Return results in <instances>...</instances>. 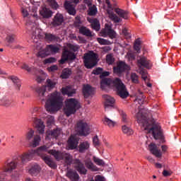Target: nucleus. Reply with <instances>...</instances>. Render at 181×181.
Returning a JSON list of instances; mask_svg holds the SVG:
<instances>
[{
    "label": "nucleus",
    "mask_w": 181,
    "mask_h": 181,
    "mask_svg": "<svg viewBox=\"0 0 181 181\" xmlns=\"http://www.w3.org/2000/svg\"><path fill=\"white\" fill-rule=\"evenodd\" d=\"M40 13L42 18L45 19H49V18H52L53 15V12L48 8L43 7L42 10L40 11Z\"/></svg>",
    "instance_id": "nucleus-20"
},
{
    "label": "nucleus",
    "mask_w": 181,
    "mask_h": 181,
    "mask_svg": "<svg viewBox=\"0 0 181 181\" xmlns=\"http://www.w3.org/2000/svg\"><path fill=\"white\" fill-rule=\"evenodd\" d=\"M105 2L107 5V8L109 9H112V5H111V3L110 2V0H105Z\"/></svg>",
    "instance_id": "nucleus-64"
},
{
    "label": "nucleus",
    "mask_w": 181,
    "mask_h": 181,
    "mask_svg": "<svg viewBox=\"0 0 181 181\" xmlns=\"http://www.w3.org/2000/svg\"><path fill=\"white\" fill-rule=\"evenodd\" d=\"M62 134V130L60 129H56L53 131H51L49 133V135L52 136V138H55V139H57V136Z\"/></svg>",
    "instance_id": "nucleus-39"
},
{
    "label": "nucleus",
    "mask_w": 181,
    "mask_h": 181,
    "mask_svg": "<svg viewBox=\"0 0 181 181\" xmlns=\"http://www.w3.org/2000/svg\"><path fill=\"white\" fill-rule=\"evenodd\" d=\"M103 123L105 124V125H108L110 128H113V127L115 126V122L111 120V119L107 117H105Z\"/></svg>",
    "instance_id": "nucleus-35"
},
{
    "label": "nucleus",
    "mask_w": 181,
    "mask_h": 181,
    "mask_svg": "<svg viewBox=\"0 0 181 181\" xmlns=\"http://www.w3.org/2000/svg\"><path fill=\"white\" fill-rule=\"evenodd\" d=\"M60 49L53 45H47L44 51L39 52L38 56L40 57H46V56H49L50 53H59Z\"/></svg>",
    "instance_id": "nucleus-10"
},
{
    "label": "nucleus",
    "mask_w": 181,
    "mask_h": 181,
    "mask_svg": "<svg viewBox=\"0 0 181 181\" xmlns=\"http://www.w3.org/2000/svg\"><path fill=\"white\" fill-rule=\"evenodd\" d=\"M79 33L83 35V36H86V37H93V33L91 30L88 29L87 27L81 26L79 28Z\"/></svg>",
    "instance_id": "nucleus-21"
},
{
    "label": "nucleus",
    "mask_w": 181,
    "mask_h": 181,
    "mask_svg": "<svg viewBox=\"0 0 181 181\" xmlns=\"http://www.w3.org/2000/svg\"><path fill=\"white\" fill-rule=\"evenodd\" d=\"M170 175H172V172L170 171H168L167 170H164L163 171V175L165 177H168L169 176H170Z\"/></svg>",
    "instance_id": "nucleus-58"
},
{
    "label": "nucleus",
    "mask_w": 181,
    "mask_h": 181,
    "mask_svg": "<svg viewBox=\"0 0 181 181\" xmlns=\"http://www.w3.org/2000/svg\"><path fill=\"white\" fill-rule=\"evenodd\" d=\"M45 108L48 112L53 114L63 107V97L60 93L55 91L47 95Z\"/></svg>",
    "instance_id": "nucleus-4"
},
{
    "label": "nucleus",
    "mask_w": 181,
    "mask_h": 181,
    "mask_svg": "<svg viewBox=\"0 0 181 181\" xmlns=\"http://www.w3.org/2000/svg\"><path fill=\"white\" fill-rule=\"evenodd\" d=\"M106 62L107 64H112L115 62V59H114L112 54H107L106 56Z\"/></svg>",
    "instance_id": "nucleus-48"
},
{
    "label": "nucleus",
    "mask_w": 181,
    "mask_h": 181,
    "mask_svg": "<svg viewBox=\"0 0 181 181\" xmlns=\"http://www.w3.org/2000/svg\"><path fill=\"white\" fill-rule=\"evenodd\" d=\"M77 129L80 135H83V136H87L90 134V126L83 120L78 122Z\"/></svg>",
    "instance_id": "nucleus-11"
},
{
    "label": "nucleus",
    "mask_w": 181,
    "mask_h": 181,
    "mask_svg": "<svg viewBox=\"0 0 181 181\" xmlns=\"http://www.w3.org/2000/svg\"><path fill=\"white\" fill-rule=\"evenodd\" d=\"M148 149L151 153H152V155H154L156 158H162V151H160V149L158 148V146L156 144L154 143L150 144L148 145Z\"/></svg>",
    "instance_id": "nucleus-14"
},
{
    "label": "nucleus",
    "mask_w": 181,
    "mask_h": 181,
    "mask_svg": "<svg viewBox=\"0 0 181 181\" xmlns=\"http://www.w3.org/2000/svg\"><path fill=\"white\" fill-rule=\"evenodd\" d=\"M105 110L107 111V108H110V107H114V103H115V99L114 98L109 96V95H105Z\"/></svg>",
    "instance_id": "nucleus-19"
},
{
    "label": "nucleus",
    "mask_w": 181,
    "mask_h": 181,
    "mask_svg": "<svg viewBox=\"0 0 181 181\" xmlns=\"http://www.w3.org/2000/svg\"><path fill=\"white\" fill-rule=\"evenodd\" d=\"M64 22V17H63V15L62 13H57L53 20L52 22L51 23L52 26H60V25H62V23H63Z\"/></svg>",
    "instance_id": "nucleus-17"
},
{
    "label": "nucleus",
    "mask_w": 181,
    "mask_h": 181,
    "mask_svg": "<svg viewBox=\"0 0 181 181\" xmlns=\"http://www.w3.org/2000/svg\"><path fill=\"white\" fill-rule=\"evenodd\" d=\"M54 122V117L53 116H48L47 118V127H50L53 125Z\"/></svg>",
    "instance_id": "nucleus-49"
},
{
    "label": "nucleus",
    "mask_w": 181,
    "mask_h": 181,
    "mask_svg": "<svg viewBox=\"0 0 181 181\" xmlns=\"http://www.w3.org/2000/svg\"><path fill=\"white\" fill-rule=\"evenodd\" d=\"M122 129L123 133L126 134L127 135H132V134H134V132L132 130V129L125 125L122 127Z\"/></svg>",
    "instance_id": "nucleus-43"
},
{
    "label": "nucleus",
    "mask_w": 181,
    "mask_h": 181,
    "mask_svg": "<svg viewBox=\"0 0 181 181\" xmlns=\"http://www.w3.org/2000/svg\"><path fill=\"white\" fill-rule=\"evenodd\" d=\"M88 15L89 16H95L97 15V6L95 5L89 7Z\"/></svg>",
    "instance_id": "nucleus-40"
},
{
    "label": "nucleus",
    "mask_w": 181,
    "mask_h": 181,
    "mask_svg": "<svg viewBox=\"0 0 181 181\" xmlns=\"http://www.w3.org/2000/svg\"><path fill=\"white\" fill-rule=\"evenodd\" d=\"M136 118L138 124H142L144 129L148 131V134H152L154 139H162V138H163V132L159 124H153L151 126L146 117L143 116L142 114L139 112L136 114Z\"/></svg>",
    "instance_id": "nucleus-3"
},
{
    "label": "nucleus",
    "mask_w": 181,
    "mask_h": 181,
    "mask_svg": "<svg viewBox=\"0 0 181 181\" xmlns=\"http://www.w3.org/2000/svg\"><path fill=\"white\" fill-rule=\"evenodd\" d=\"M106 33L108 35L110 39H115L117 36V33H115V31H114V30L111 29L110 27L107 28Z\"/></svg>",
    "instance_id": "nucleus-36"
},
{
    "label": "nucleus",
    "mask_w": 181,
    "mask_h": 181,
    "mask_svg": "<svg viewBox=\"0 0 181 181\" xmlns=\"http://www.w3.org/2000/svg\"><path fill=\"white\" fill-rule=\"evenodd\" d=\"M127 70H129V66L122 61H119L117 66L113 67L114 74L119 77H121L124 71H127Z\"/></svg>",
    "instance_id": "nucleus-9"
},
{
    "label": "nucleus",
    "mask_w": 181,
    "mask_h": 181,
    "mask_svg": "<svg viewBox=\"0 0 181 181\" xmlns=\"http://www.w3.org/2000/svg\"><path fill=\"white\" fill-rule=\"evenodd\" d=\"M21 69H23V70H26L27 71H30L31 70V68L28 66V65L26 64L25 63L23 64V66H21Z\"/></svg>",
    "instance_id": "nucleus-59"
},
{
    "label": "nucleus",
    "mask_w": 181,
    "mask_h": 181,
    "mask_svg": "<svg viewBox=\"0 0 181 181\" xmlns=\"http://www.w3.org/2000/svg\"><path fill=\"white\" fill-rule=\"evenodd\" d=\"M85 165L87 169L93 170V172H95V170H97V166H95L94 163H93V161H91L90 159L85 160Z\"/></svg>",
    "instance_id": "nucleus-29"
},
{
    "label": "nucleus",
    "mask_w": 181,
    "mask_h": 181,
    "mask_svg": "<svg viewBox=\"0 0 181 181\" xmlns=\"http://www.w3.org/2000/svg\"><path fill=\"white\" fill-rule=\"evenodd\" d=\"M75 168L80 173V175H87V170L86 166L79 159H76L74 162Z\"/></svg>",
    "instance_id": "nucleus-15"
},
{
    "label": "nucleus",
    "mask_w": 181,
    "mask_h": 181,
    "mask_svg": "<svg viewBox=\"0 0 181 181\" xmlns=\"http://www.w3.org/2000/svg\"><path fill=\"white\" fill-rule=\"evenodd\" d=\"M47 148V150L43 152L44 155L45 156H47V158H49V159L51 160V162H53V163H54L55 165V168H52V169H56V168H57V165H56V163L54 162L53 160H52V159L50 158V157L47 155H46V152H47V153H49V155H52V156H54V158L56 159V160H63V159H65L66 163H67V165H71V163H73V156L71 155H70V153H62L59 151H56V150H49V147L45 146Z\"/></svg>",
    "instance_id": "nucleus-5"
},
{
    "label": "nucleus",
    "mask_w": 181,
    "mask_h": 181,
    "mask_svg": "<svg viewBox=\"0 0 181 181\" xmlns=\"http://www.w3.org/2000/svg\"><path fill=\"white\" fill-rule=\"evenodd\" d=\"M93 162H95V163L98 165V166H104V165H105V163L104 162V160L95 156H93Z\"/></svg>",
    "instance_id": "nucleus-45"
},
{
    "label": "nucleus",
    "mask_w": 181,
    "mask_h": 181,
    "mask_svg": "<svg viewBox=\"0 0 181 181\" xmlns=\"http://www.w3.org/2000/svg\"><path fill=\"white\" fill-rule=\"evenodd\" d=\"M79 152L81 153H84V152H86V151H88V149L90 148V143H88V141H83L81 142L79 144Z\"/></svg>",
    "instance_id": "nucleus-25"
},
{
    "label": "nucleus",
    "mask_w": 181,
    "mask_h": 181,
    "mask_svg": "<svg viewBox=\"0 0 181 181\" xmlns=\"http://www.w3.org/2000/svg\"><path fill=\"white\" fill-rule=\"evenodd\" d=\"M55 62H56V58L49 57L44 60V64H50V63H55Z\"/></svg>",
    "instance_id": "nucleus-50"
},
{
    "label": "nucleus",
    "mask_w": 181,
    "mask_h": 181,
    "mask_svg": "<svg viewBox=\"0 0 181 181\" xmlns=\"http://www.w3.org/2000/svg\"><path fill=\"white\" fill-rule=\"evenodd\" d=\"M35 123L39 134H43L45 132V124L40 119H35Z\"/></svg>",
    "instance_id": "nucleus-23"
},
{
    "label": "nucleus",
    "mask_w": 181,
    "mask_h": 181,
    "mask_svg": "<svg viewBox=\"0 0 181 181\" xmlns=\"http://www.w3.org/2000/svg\"><path fill=\"white\" fill-rule=\"evenodd\" d=\"M45 39L47 40V42H56L59 37L57 36L51 34V33H46L45 34Z\"/></svg>",
    "instance_id": "nucleus-34"
},
{
    "label": "nucleus",
    "mask_w": 181,
    "mask_h": 181,
    "mask_svg": "<svg viewBox=\"0 0 181 181\" xmlns=\"http://www.w3.org/2000/svg\"><path fill=\"white\" fill-rule=\"evenodd\" d=\"M0 105H3L4 107H9L12 104V100L2 99L0 100Z\"/></svg>",
    "instance_id": "nucleus-41"
},
{
    "label": "nucleus",
    "mask_w": 181,
    "mask_h": 181,
    "mask_svg": "<svg viewBox=\"0 0 181 181\" xmlns=\"http://www.w3.org/2000/svg\"><path fill=\"white\" fill-rule=\"evenodd\" d=\"M81 18H80V16H77L75 18V21L74 22V25L75 26V28H80V26H81Z\"/></svg>",
    "instance_id": "nucleus-47"
},
{
    "label": "nucleus",
    "mask_w": 181,
    "mask_h": 181,
    "mask_svg": "<svg viewBox=\"0 0 181 181\" xmlns=\"http://www.w3.org/2000/svg\"><path fill=\"white\" fill-rule=\"evenodd\" d=\"M9 78L13 83L15 88L18 91L21 90V80L16 76H10Z\"/></svg>",
    "instance_id": "nucleus-26"
},
{
    "label": "nucleus",
    "mask_w": 181,
    "mask_h": 181,
    "mask_svg": "<svg viewBox=\"0 0 181 181\" xmlns=\"http://www.w3.org/2000/svg\"><path fill=\"white\" fill-rule=\"evenodd\" d=\"M105 87H115L117 95L120 98L125 99L129 96L127 87L119 78H116L115 80L108 78L101 79L100 88L102 90H105Z\"/></svg>",
    "instance_id": "nucleus-2"
},
{
    "label": "nucleus",
    "mask_w": 181,
    "mask_h": 181,
    "mask_svg": "<svg viewBox=\"0 0 181 181\" xmlns=\"http://www.w3.org/2000/svg\"><path fill=\"white\" fill-rule=\"evenodd\" d=\"M115 12L118 14L119 18L123 19H128V11H124L121 8H116Z\"/></svg>",
    "instance_id": "nucleus-28"
},
{
    "label": "nucleus",
    "mask_w": 181,
    "mask_h": 181,
    "mask_svg": "<svg viewBox=\"0 0 181 181\" xmlns=\"http://www.w3.org/2000/svg\"><path fill=\"white\" fill-rule=\"evenodd\" d=\"M40 172V166L37 165H34L31 167V168L29 170V173L32 175L33 176H36L37 173Z\"/></svg>",
    "instance_id": "nucleus-31"
},
{
    "label": "nucleus",
    "mask_w": 181,
    "mask_h": 181,
    "mask_svg": "<svg viewBox=\"0 0 181 181\" xmlns=\"http://www.w3.org/2000/svg\"><path fill=\"white\" fill-rule=\"evenodd\" d=\"M39 144H40V136L35 135L32 141H30V145L33 148H36V146H39Z\"/></svg>",
    "instance_id": "nucleus-30"
},
{
    "label": "nucleus",
    "mask_w": 181,
    "mask_h": 181,
    "mask_svg": "<svg viewBox=\"0 0 181 181\" xmlns=\"http://www.w3.org/2000/svg\"><path fill=\"white\" fill-rule=\"evenodd\" d=\"M103 68L98 67L96 69H94L92 74H95V76H98V74H101V73H103Z\"/></svg>",
    "instance_id": "nucleus-54"
},
{
    "label": "nucleus",
    "mask_w": 181,
    "mask_h": 181,
    "mask_svg": "<svg viewBox=\"0 0 181 181\" xmlns=\"http://www.w3.org/2000/svg\"><path fill=\"white\" fill-rule=\"evenodd\" d=\"M140 74H141V78L143 80L146 81L148 76H146V71L144 69H139Z\"/></svg>",
    "instance_id": "nucleus-52"
},
{
    "label": "nucleus",
    "mask_w": 181,
    "mask_h": 181,
    "mask_svg": "<svg viewBox=\"0 0 181 181\" xmlns=\"http://www.w3.org/2000/svg\"><path fill=\"white\" fill-rule=\"evenodd\" d=\"M62 93L63 94V95H68V97H73V95L76 94V90H69V89H67V88H62Z\"/></svg>",
    "instance_id": "nucleus-32"
},
{
    "label": "nucleus",
    "mask_w": 181,
    "mask_h": 181,
    "mask_svg": "<svg viewBox=\"0 0 181 181\" xmlns=\"http://www.w3.org/2000/svg\"><path fill=\"white\" fill-rule=\"evenodd\" d=\"M90 23H91L90 26L94 30L98 32L100 29V21L97 18L90 19L89 21Z\"/></svg>",
    "instance_id": "nucleus-24"
},
{
    "label": "nucleus",
    "mask_w": 181,
    "mask_h": 181,
    "mask_svg": "<svg viewBox=\"0 0 181 181\" xmlns=\"http://www.w3.org/2000/svg\"><path fill=\"white\" fill-rule=\"evenodd\" d=\"M48 69L49 71H56V70H57V65L51 66Z\"/></svg>",
    "instance_id": "nucleus-62"
},
{
    "label": "nucleus",
    "mask_w": 181,
    "mask_h": 181,
    "mask_svg": "<svg viewBox=\"0 0 181 181\" xmlns=\"http://www.w3.org/2000/svg\"><path fill=\"white\" fill-rule=\"evenodd\" d=\"M76 59V54L74 52H71L69 50L65 49L62 52L61 59L59 60V64H64L67 60H74Z\"/></svg>",
    "instance_id": "nucleus-12"
},
{
    "label": "nucleus",
    "mask_w": 181,
    "mask_h": 181,
    "mask_svg": "<svg viewBox=\"0 0 181 181\" xmlns=\"http://www.w3.org/2000/svg\"><path fill=\"white\" fill-rule=\"evenodd\" d=\"M90 181H104V179L103 177H101V175H97L95 180H91Z\"/></svg>",
    "instance_id": "nucleus-63"
},
{
    "label": "nucleus",
    "mask_w": 181,
    "mask_h": 181,
    "mask_svg": "<svg viewBox=\"0 0 181 181\" xmlns=\"http://www.w3.org/2000/svg\"><path fill=\"white\" fill-rule=\"evenodd\" d=\"M108 76H110V72H108V71L102 72L100 74V78H101V80H103V78H107L105 77H108Z\"/></svg>",
    "instance_id": "nucleus-57"
},
{
    "label": "nucleus",
    "mask_w": 181,
    "mask_h": 181,
    "mask_svg": "<svg viewBox=\"0 0 181 181\" xmlns=\"http://www.w3.org/2000/svg\"><path fill=\"white\" fill-rule=\"evenodd\" d=\"M137 63L139 70L144 69L142 67H144L145 69H151V67H152V63H151V61L145 57H140V58L137 59Z\"/></svg>",
    "instance_id": "nucleus-13"
},
{
    "label": "nucleus",
    "mask_w": 181,
    "mask_h": 181,
    "mask_svg": "<svg viewBox=\"0 0 181 181\" xmlns=\"http://www.w3.org/2000/svg\"><path fill=\"white\" fill-rule=\"evenodd\" d=\"M97 40L100 45H110V41L103 38H97Z\"/></svg>",
    "instance_id": "nucleus-51"
},
{
    "label": "nucleus",
    "mask_w": 181,
    "mask_h": 181,
    "mask_svg": "<svg viewBox=\"0 0 181 181\" xmlns=\"http://www.w3.org/2000/svg\"><path fill=\"white\" fill-rule=\"evenodd\" d=\"M80 108V103L78 100L74 98L67 99L66 101V105L64 108V112L66 117H70L72 114L76 113L77 110Z\"/></svg>",
    "instance_id": "nucleus-7"
},
{
    "label": "nucleus",
    "mask_w": 181,
    "mask_h": 181,
    "mask_svg": "<svg viewBox=\"0 0 181 181\" xmlns=\"http://www.w3.org/2000/svg\"><path fill=\"white\" fill-rule=\"evenodd\" d=\"M64 8L69 14L71 15L72 16H75L76 11V8H74V5L69 1H66L64 4Z\"/></svg>",
    "instance_id": "nucleus-18"
},
{
    "label": "nucleus",
    "mask_w": 181,
    "mask_h": 181,
    "mask_svg": "<svg viewBox=\"0 0 181 181\" xmlns=\"http://www.w3.org/2000/svg\"><path fill=\"white\" fill-rule=\"evenodd\" d=\"M77 144H78V140L71 136L68 140V148L69 149H76L77 148Z\"/></svg>",
    "instance_id": "nucleus-22"
},
{
    "label": "nucleus",
    "mask_w": 181,
    "mask_h": 181,
    "mask_svg": "<svg viewBox=\"0 0 181 181\" xmlns=\"http://www.w3.org/2000/svg\"><path fill=\"white\" fill-rule=\"evenodd\" d=\"M93 145L95 146H100V141L98 140V136H95V137H93Z\"/></svg>",
    "instance_id": "nucleus-56"
},
{
    "label": "nucleus",
    "mask_w": 181,
    "mask_h": 181,
    "mask_svg": "<svg viewBox=\"0 0 181 181\" xmlns=\"http://www.w3.org/2000/svg\"><path fill=\"white\" fill-rule=\"evenodd\" d=\"M130 78L132 83L134 84H138L139 83V76L136 73H132L130 76Z\"/></svg>",
    "instance_id": "nucleus-42"
},
{
    "label": "nucleus",
    "mask_w": 181,
    "mask_h": 181,
    "mask_svg": "<svg viewBox=\"0 0 181 181\" xmlns=\"http://www.w3.org/2000/svg\"><path fill=\"white\" fill-rule=\"evenodd\" d=\"M47 4L52 8V9H57L59 8V4L57 1L55 0H47Z\"/></svg>",
    "instance_id": "nucleus-37"
},
{
    "label": "nucleus",
    "mask_w": 181,
    "mask_h": 181,
    "mask_svg": "<svg viewBox=\"0 0 181 181\" xmlns=\"http://www.w3.org/2000/svg\"><path fill=\"white\" fill-rule=\"evenodd\" d=\"M98 62L97 61V54L93 51H90L88 53L84 54L83 63L86 69H93L95 67Z\"/></svg>",
    "instance_id": "nucleus-8"
},
{
    "label": "nucleus",
    "mask_w": 181,
    "mask_h": 181,
    "mask_svg": "<svg viewBox=\"0 0 181 181\" xmlns=\"http://www.w3.org/2000/svg\"><path fill=\"white\" fill-rule=\"evenodd\" d=\"M21 12L23 13V18H26V16H28L29 15L28 10H26L25 8H22Z\"/></svg>",
    "instance_id": "nucleus-61"
},
{
    "label": "nucleus",
    "mask_w": 181,
    "mask_h": 181,
    "mask_svg": "<svg viewBox=\"0 0 181 181\" xmlns=\"http://www.w3.org/2000/svg\"><path fill=\"white\" fill-rule=\"evenodd\" d=\"M71 74V71L69 69H65L62 71V78H69Z\"/></svg>",
    "instance_id": "nucleus-44"
},
{
    "label": "nucleus",
    "mask_w": 181,
    "mask_h": 181,
    "mask_svg": "<svg viewBox=\"0 0 181 181\" xmlns=\"http://www.w3.org/2000/svg\"><path fill=\"white\" fill-rule=\"evenodd\" d=\"M69 49L74 52H77L78 50V47H77V45H69Z\"/></svg>",
    "instance_id": "nucleus-60"
},
{
    "label": "nucleus",
    "mask_w": 181,
    "mask_h": 181,
    "mask_svg": "<svg viewBox=\"0 0 181 181\" xmlns=\"http://www.w3.org/2000/svg\"><path fill=\"white\" fill-rule=\"evenodd\" d=\"M33 135H35V131H33V129L30 130L27 134V139L28 141H30L31 139L33 138Z\"/></svg>",
    "instance_id": "nucleus-53"
},
{
    "label": "nucleus",
    "mask_w": 181,
    "mask_h": 181,
    "mask_svg": "<svg viewBox=\"0 0 181 181\" xmlns=\"http://www.w3.org/2000/svg\"><path fill=\"white\" fill-rule=\"evenodd\" d=\"M47 85L35 88L36 95L41 100V101H45L46 100V87L49 88V90H53L57 84V80L47 79Z\"/></svg>",
    "instance_id": "nucleus-6"
},
{
    "label": "nucleus",
    "mask_w": 181,
    "mask_h": 181,
    "mask_svg": "<svg viewBox=\"0 0 181 181\" xmlns=\"http://www.w3.org/2000/svg\"><path fill=\"white\" fill-rule=\"evenodd\" d=\"M107 13H109L110 19H112V21H114L115 23H119V22L122 21L121 18H119V17H118V16L112 13H110V11H107Z\"/></svg>",
    "instance_id": "nucleus-38"
},
{
    "label": "nucleus",
    "mask_w": 181,
    "mask_h": 181,
    "mask_svg": "<svg viewBox=\"0 0 181 181\" xmlns=\"http://www.w3.org/2000/svg\"><path fill=\"white\" fill-rule=\"evenodd\" d=\"M120 115L122 117V121L123 122H128V119L127 118V114L124 111H120Z\"/></svg>",
    "instance_id": "nucleus-55"
},
{
    "label": "nucleus",
    "mask_w": 181,
    "mask_h": 181,
    "mask_svg": "<svg viewBox=\"0 0 181 181\" xmlns=\"http://www.w3.org/2000/svg\"><path fill=\"white\" fill-rule=\"evenodd\" d=\"M82 91L85 98H88V97L91 95H94V93H95V88H93L88 84H86L83 85Z\"/></svg>",
    "instance_id": "nucleus-16"
},
{
    "label": "nucleus",
    "mask_w": 181,
    "mask_h": 181,
    "mask_svg": "<svg viewBox=\"0 0 181 181\" xmlns=\"http://www.w3.org/2000/svg\"><path fill=\"white\" fill-rule=\"evenodd\" d=\"M47 148H46L45 146H42L37 150H31L28 153H25L21 156H19L17 158L6 164L5 171L12 172V170H15L18 165H21V163L24 165V163H27V162L32 160V158H33L36 153L42 158V160H44V162H45V163L49 166V168H56V164H54V163H53L50 158H49V157L44 154L43 152L47 151Z\"/></svg>",
    "instance_id": "nucleus-1"
},
{
    "label": "nucleus",
    "mask_w": 181,
    "mask_h": 181,
    "mask_svg": "<svg viewBox=\"0 0 181 181\" xmlns=\"http://www.w3.org/2000/svg\"><path fill=\"white\" fill-rule=\"evenodd\" d=\"M67 176L71 181H78V179H80V175L74 171H69Z\"/></svg>",
    "instance_id": "nucleus-27"
},
{
    "label": "nucleus",
    "mask_w": 181,
    "mask_h": 181,
    "mask_svg": "<svg viewBox=\"0 0 181 181\" xmlns=\"http://www.w3.org/2000/svg\"><path fill=\"white\" fill-rule=\"evenodd\" d=\"M15 37L16 35L14 34H7V36L6 37V42L8 43L7 46H9L11 43H13V42H15Z\"/></svg>",
    "instance_id": "nucleus-33"
},
{
    "label": "nucleus",
    "mask_w": 181,
    "mask_h": 181,
    "mask_svg": "<svg viewBox=\"0 0 181 181\" xmlns=\"http://www.w3.org/2000/svg\"><path fill=\"white\" fill-rule=\"evenodd\" d=\"M134 49L137 52V53H139L141 52V40H136L134 45Z\"/></svg>",
    "instance_id": "nucleus-46"
}]
</instances>
